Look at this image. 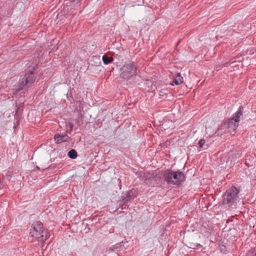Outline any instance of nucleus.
Segmentation results:
<instances>
[{
  "label": "nucleus",
  "mask_w": 256,
  "mask_h": 256,
  "mask_svg": "<svg viewBox=\"0 0 256 256\" xmlns=\"http://www.w3.org/2000/svg\"><path fill=\"white\" fill-rule=\"evenodd\" d=\"M36 69V67L33 66L28 70H26L25 74L20 76L18 82L16 89V92H20L26 86H29L34 82L36 78V73L35 72Z\"/></svg>",
  "instance_id": "nucleus-1"
},
{
  "label": "nucleus",
  "mask_w": 256,
  "mask_h": 256,
  "mask_svg": "<svg viewBox=\"0 0 256 256\" xmlns=\"http://www.w3.org/2000/svg\"><path fill=\"white\" fill-rule=\"evenodd\" d=\"M164 177V180L170 186L180 185L186 179L184 172L180 170L174 171L171 170H168L165 172Z\"/></svg>",
  "instance_id": "nucleus-2"
},
{
  "label": "nucleus",
  "mask_w": 256,
  "mask_h": 256,
  "mask_svg": "<svg viewBox=\"0 0 256 256\" xmlns=\"http://www.w3.org/2000/svg\"><path fill=\"white\" fill-rule=\"evenodd\" d=\"M239 202V190L236 186L228 188L222 196V204L234 208Z\"/></svg>",
  "instance_id": "nucleus-3"
},
{
  "label": "nucleus",
  "mask_w": 256,
  "mask_h": 256,
  "mask_svg": "<svg viewBox=\"0 0 256 256\" xmlns=\"http://www.w3.org/2000/svg\"><path fill=\"white\" fill-rule=\"evenodd\" d=\"M137 67L133 62H126L120 69V78L124 80H128L136 74Z\"/></svg>",
  "instance_id": "nucleus-4"
},
{
  "label": "nucleus",
  "mask_w": 256,
  "mask_h": 256,
  "mask_svg": "<svg viewBox=\"0 0 256 256\" xmlns=\"http://www.w3.org/2000/svg\"><path fill=\"white\" fill-rule=\"evenodd\" d=\"M242 110L243 107L241 106L239 107L237 112L234 114L233 118L228 120L226 124V127L228 129V132L230 133L235 132L238 126L240 118L242 114Z\"/></svg>",
  "instance_id": "nucleus-5"
},
{
  "label": "nucleus",
  "mask_w": 256,
  "mask_h": 256,
  "mask_svg": "<svg viewBox=\"0 0 256 256\" xmlns=\"http://www.w3.org/2000/svg\"><path fill=\"white\" fill-rule=\"evenodd\" d=\"M32 230H30V234L32 237L39 238L40 236H43L42 234L43 233L44 227L43 224L40 222L36 221L33 223L32 226Z\"/></svg>",
  "instance_id": "nucleus-6"
},
{
  "label": "nucleus",
  "mask_w": 256,
  "mask_h": 256,
  "mask_svg": "<svg viewBox=\"0 0 256 256\" xmlns=\"http://www.w3.org/2000/svg\"><path fill=\"white\" fill-rule=\"evenodd\" d=\"M70 139V138L67 135L56 134L54 136V141L57 144H60L62 142H68Z\"/></svg>",
  "instance_id": "nucleus-7"
},
{
  "label": "nucleus",
  "mask_w": 256,
  "mask_h": 256,
  "mask_svg": "<svg viewBox=\"0 0 256 256\" xmlns=\"http://www.w3.org/2000/svg\"><path fill=\"white\" fill-rule=\"evenodd\" d=\"M183 78L180 76V73L177 74L176 76L174 78L172 85H179L182 84L183 82Z\"/></svg>",
  "instance_id": "nucleus-8"
},
{
  "label": "nucleus",
  "mask_w": 256,
  "mask_h": 256,
  "mask_svg": "<svg viewBox=\"0 0 256 256\" xmlns=\"http://www.w3.org/2000/svg\"><path fill=\"white\" fill-rule=\"evenodd\" d=\"M102 60L104 64H108L112 62L114 58L112 56H108L104 54L102 56Z\"/></svg>",
  "instance_id": "nucleus-9"
},
{
  "label": "nucleus",
  "mask_w": 256,
  "mask_h": 256,
  "mask_svg": "<svg viewBox=\"0 0 256 256\" xmlns=\"http://www.w3.org/2000/svg\"><path fill=\"white\" fill-rule=\"evenodd\" d=\"M68 157L72 159H75L78 156L77 152L74 149L70 150L68 154Z\"/></svg>",
  "instance_id": "nucleus-10"
},
{
  "label": "nucleus",
  "mask_w": 256,
  "mask_h": 256,
  "mask_svg": "<svg viewBox=\"0 0 256 256\" xmlns=\"http://www.w3.org/2000/svg\"><path fill=\"white\" fill-rule=\"evenodd\" d=\"M220 164H224L225 162H227L226 158V155H222V156H220Z\"/></svg>",
  "instance_id": "nucleus-11"
},
{
  "label": "nucleus",
  "mask_w": 256,
  "mask_h": 256,
  "mask_svg": "<svg viewBox=\"0 0 256 256\" xmlns=\"http://www.w3.org/2000/svg\"><path fill=\"white\" fill-rule=\"evenodd\" d=\"M205 142L206 141L204 139H200L198 142L199 146L201 148H202V146H204Z\"/></svg>",
  "instance_id": "nucleus-12"
},
{
  "label": "nucleus",
  "mask_w": 256,
  "mask_h": 256,
  "mask_svg": "<svg viewBox=\"0 0 256 256\" xmlns=\"http://www.w3.org/2000/svg\"><path fill=\"white\" fill-rule=\"evenodd\" d=\"M132 198H133V197L130 194V193L128 192V194H127L126 197L124 199V202H126L128 201V198L132 199Z\"/></svg>",
  "instance_id": "nucleus-13"
},
{
  "label": "nucleus",
  "mask_w": 256,
  "mask_h": 256,
  "mask_svg": "<svg viewBox=\"0 0 256 256\" xmlns=\"http://www.w3.org/2000/svg\"><path fill=\"white\" fill-rule=\"evenodd\" d=\"M246 256H256V253L254 252H248Z\"/></svg>",
  "instance_id": "nucleus-14"
},
{
  "label": "nucleus",
  "mask_w": 256,
  "mask_h": 256,
  "mask_svg": "<svg viewBox=\"0 0 256 256\" xmlns=\"http://www.w3.org/2000/svg\"><path fill=\"white\" fill-rule=\"evenodd\" d=\"M4 186V184L3 182V181L2 180H0V190L2 189Z\"/></svg>",
  "instance_id": "nucleus-15"
},
{
  "label": "nucleus",
  "mask_w": 256,
  "mask_h": 256,
  "mask_svg": "<svg viewBox=\"0 0 256 256\" xmlns=\"http://www.w3.org/2000/svg\"><path fill=\"white\" fill-rule=\"evenodd\" d=\"M68 126H70V132H69V133H70L73 128V124L72 123H70L68 124Z\"/></svg>",
  "instance_id": "nucleus-16"
},
{
  "label": "nucleus",
  "mask_w": 256,
  "mask_h": 256,
  "mask_svg": "<svg viewBox=\"0 0 256 256\" xmlns=\"http://www.w3.org/2000/svg\"><path fill=\"white\" fill-rule=\"evenodd\" d=\"M120 244H116V248H118V247H119V245H120Z\"/></svg>",
  "instance_id": "nucleus-17"
},
{
  "label": "nucleus",
  "mask_w": 256,
  "mask_h": 256,
  "mask_svg": "<svg viewBox=\"0 0 256 256\" xmlns=\"http://www.w3.org/2000/svg\"><path fill=\"white\" fill-rule=\"evenodd\" d=\"M80 0H72V1H73L74 2H79V1H80Z\"/></svg>",
  "instance_id": "nucleus-18"
}]
</instances>
